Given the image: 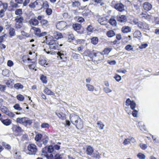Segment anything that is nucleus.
I'll return each instance as SVG.
<instances>
[{
    "label": "nucleus",
    "instance_id": "obj_36",
    "mask_svg": "<svg viewBox=\"0 0 159 159\" xmlns=\"http://www.w3.org/2000/svg\"><path fill=\"white\" fill-rule=\"evenodd\" d=\"M44 92L48 95H53L54 93L49 89L48 88H45L44 90Z\"/></svg>",
    "mask_w": 159,
    "mask_h": 159
},
{
    "label": "nucleus",
    "instance_id": "obj_18",
    "mask_svg": "<svg viewBox=\"0 0 159 159\" xmlns=\"http://www.w3.org/2000/svg\"><path fill=\"white\" fill-rule=\"evenodd\" d=\"M39 1V0H37L35 2L30 3L29 5L30 7L31 8H37L38 7H39V3L38 2V1Z\"/></svg>",
    "mask_w": 159,
    "mask_h": 159
},
{
    "label": "nucleus",
    "instance_id": "obj_27",
    "mask_svg": "<svg viewBox=\"0 0 159 159\" xmlns=\"http://www.w3.org/2000/svg\"><path fill=\"white\" fill-rule=\"evenodd\" d=\"M40 65L42 66H44L45 67L48 66L49 63H47V61L45 59H40Z\"/></svg>",
    "mask_w": 159,
    "mask_h": 159
},
{
    "label": "nucleus",
    "instance_id": "obj_47",
    "mask_svg": "<svg viewBox=\"0 0 159 159\" xmlns=\"http://www.w3.org/2000/svg\"><path fill=\"white\" fill-rule=\"evenodd\" d=\"M140 146L141 148L143 150H145L147 148L146 144L143 143H141L140 144Z\"/></svg>",
    "mask_w": 159,
    "mask_h": 159
},
{
    "label": "nucleus",
    "instance_id": "obj_25",
    "mask_svg": "<svg viewBox=\"0 0 159 159\" xmlns=\"http://www.w3.org/2000/svg\"><path fill=\"white\" fill-rule=\"evenodd\" d=\"M107 35L109 37H112L116 35L115 33L112 30H110L107 33Z\"/></svg>",
    "mask_w": 159,
    "mask_h": 159
},
{
    "label": "nucleus",
    "instance_id": "obj_3",
    "mask_svg": "<svg viewBox=\"0 0 159 159\" xmlns=\"http://www.w3.org/2000/svg\"><path fill=\"white\" fill-rule=\"evenodd\" d=\"M37 151L36 146L33 144H30L27 147V151L26 153L29 155H34Z\"/></svg>",
    "mask_w": 159,
    "mask_h": 159
},
{
    "label": "nucleus",
    "instance_id": "obj_39",
    "mask_svg": "<svg viewBox=\"0 0 159 159\" xmlns=\"http://www.w3.org/2000/svg\"><path fill=\"white\" fill-rule=\"evenodd\" d=\"M125 49L127 51H133V48L132 47V46L130 44L127 45L125 47Z\"/></svg>",
    "mask_w": 159,
    "mask_h": 159
},
{
    "label": "nucleus",
    "instance_id": "obj_52",
    "mask_svg": "<svg viewBox=\"0 0 159 159\" xmlns=\"http://www.w3.org/2000/svg\"><path fill=\"white\" fill-rule=\"evenodd\" d=\"M49 7V5L48 4V2L47 1H45L44 2H43V4L42 5V7L41 8H40V10L42 8H48Z\"/></svg>",
    "mask_w": 159,
    "mask_h": 159
},
{
    "label": "nucleus",
    "instance_id": "obj_21",
    "mask_svg": "<svg viewBox=\"0 0 159 159\" xmlns=\"http://www.w3.org/2000/svg\"><path fill=\"white\" fill-rule=\"evenodd\" d=\"M29 23L30 25H36L39 24V21L37 19L34 18L30 20Z\"/></svg>",
    "mask_w": 159,
    "mask_h": 159
},
{
    "label": "nucleus",
    "instance_id": "obj_32",
    "mask_svg": "<svg viewBox=\"0 0 159 159\" xmlns=\"http://www.w3.org/2000/svg\"><path fill=\"white\" fill-rule=\"evenodd\" d=\"M109 22L111 25L113 26H115L116 25V21L114 18H110L109 20Z\"/></svg>",
    "mask_w": 159,
    "mask_h": 159
},
{
    "label": "nucleus",
    "instance_id": "obj_63",
    "mask_svg": "<svg viewBox=\"0 0 159 159\" xmlns=\"http://www.w3.org/2000/svg\"><path fill=\"white\" fill-rule=\"evenodd\" d=\"M23 24H20L16 22L15 27L18 29H20L22 26Z\"/></svg>",
    "mask_w": 159,
    "mask_h": 159
},
{
    "label": "nucleus",
    "instance_id": "obj_59",
    "mask_svg": "<svg viewBox=\"0 0 159 159\" xmlns=\"http://www.w3.org/2000/svg\"><path fill=\"white\" fill-rule=\"evenodd\" d=\"M8 112V113H7L6 115H8L9 116L11 117H13L15 116V114L12 112L10 111L9 110Z\"/></svg>",
    "mask_w": 159,
    "mask_h": 159
},
{
    "label": "nucleus",
    "instance_id": "obj_53",
    "mask_svg": "<svg viewBox=\"0 0 159 159\" xmlns=\"http://www.w3.org/2000/svg\"><path fill=\"white\" fill-rule=\"evenodd\" d=\"M57 55L59 56L60 58L61 59H63L66 58V56L63 53H61V52H58Z\"/></svg>",
    "mask_w": 159,
    "mask_h": 159
},
{
    "label": "nucleus",
    "instance_id": "obj_15",
    "mask_svg": "<svg viewBox=\"0 0 159 159\" xmlns=\"http://www.w3.org/2000/svg\"><path fill=\"white\" fill-rule=\"evenodd\" d=\"M73 125H75L76 127L78 129H81L83 126V121L81 118L78 120V122Z\"/></svg>",
    "mask_w": 159,
    "mask_h": 159
},
{
    "label": "nucleus",
    "instance_id": "obj_8",
    "mask_svg": "<svg viewBox=\"0 0 159 159\" xmlns=\"http://www.w3.org/2000/svg\"><path fill=\"white\" fill-rule=\"evenodd\" d=\"M138 27L139 29L142 30L144 31L145 30H149V26L148 24L145 22H141L138 24Z\"/></svg>",
    "mask_w": 159,
    "mask_h": 159
},
{
    "label": "nucleus",
    "instance_id": "obj_28",
    "mask_svg": "<svg viewBox=\"0 0 159 159\" xmlns=\"http://www.w3.org/2000/svg\"><path fill=\"white\" fill-rule=\"evenodd\" d=\"M14 87L16 89H22L23 88V86L20 83H17L15 84Z\"/></svg>",
    "mask_w": 159,
    "mask_h": 159
},
{
    "label": "nucleus",
    "instance_id": "obj_57",
    "mask_svg": "<svg viewBox=\"0 0 159 159\" xmlns=\"http://www.w3.org/2000/svg\"><path fill=\"white\" fill-rule=\"evenodd\" d=\"M35 140L39 143L40 142V134H36L35 137Z\"/></svg>",
    "mask_w": 159,
    "mask_h": 159
},
{
    "label": "nucleus",
    "instance_id": "obj_23",
    "mask_svg": "<svg viewBox=\"0 0 159 159\" xmlns=\"http://www.w3.org/2000/svg\"><path fill=\"white\" fill-rule=\"evenodd\" d=\"M104 58V56L103 54L101 52H98V56L97 58H95L96 60V61H102L103 60Z\"/></svg>",
    "mask_w": 159,
    "mask_h": 159
},
{
    "label": "nucleus",
    "instance_id": "obj_11",
    "mask_svg": "<svg viewBox=\"0 0 159 159\" xmlns=\"http://www.w3.org/2000/svg\"><path fill=\"white\" fill-rule=\"evenodd\" d=\"M42 17L43 16H40V24L42 27L45 29L49 25L48 22L46 20L42 19Z\"/></svg>",
    "mask_w": 159,
    "mask_h": 159
},
{
    "label": "nucleus",
    "instance_id": "obj_1",
    "mask_svg": "<svg viewBox=\"0 0 159 159\" xmlns=\"http://www.w3.org/2000/svg\"><path fill=\"white\" fill-rule=\"evenodd\" d=\"M60 146L58 145L55 144L54 145H50L48 147H45L44 148L42 149V152L43 153H45L47 154L46 156L48 159H53V155L52 154H50V156H49L47 153H51L54 152L56 150H58L60 148Z\"/></svg>",
    "mask_w": 159,
    "mask_h": 159
},
{
    "label": "nucleus",
    "instance_id": "obj_54",
    "mask_svg": "<svg viewBox=\"0 0 159 159\" xmlns=\"http://www.w3.org/2000/svg\"><path fill=\"white\" fill-rule=\"evenodd\" d=\"M2 5L3 8V9H2L6 11L7 10V7H8L7 3H2Z\"/></svg>",
    "mask_w": 159,
    "mask_h": 159
},
{
    "label": "nucleus",
    "instance_id": "obj_30",
    "mask_svg": "<svg viewBox=\"0 0 159 159\" xmlns=\"http://www.w3.org/2000/svg\"><path fill=\"white\" fill-rule=\"evenodd\" d=\"M86 86L88 90L90 91H93L94 89V87L93 86L89 84H87Z\"/></svg>",
    "mask_w": 159,
    "mask_h": 159
},
{
    "label": "nucleus",
    "instance_id": "obj_38",
    "mask_svg": "<svg viewBox=\"0 0 159 159\" xmlns=\"http://www.w3.org/2000/svg\"><path fill=\"white\" fill-rule=\"evenodd\" d=\"M15 30L13 28H11L9 30V34L11 36H13L15 34Z\"/></svg>",
    "mask_w": 159,
    "mask_h": 159
},
{
    "label": "nucleus",
    "instance_id": "obj_19",
    "mask_svg": "<svg viewBox=\"0 0 159 159\" xmlns=\"http://www.w3.org/2000/svg\"><path fill=\"white\" fill-rule=\"evenodd\" d=\"M134 37L140 39L142 36L141 32L139 30L135 31L134 34Z\"/></svg>",
    "mask_w": 159,
    "mask_h": 159
},
{
    "label": "nucleus",
    "instance_id": "obj_45",
    "mask_svg": "<svg viewBox=\"0 0 159 159\" xmlns=\"http://www.w3.org/2000/svg\"><path fill=\"white\" fill-rule=\"evenodd\" d=\"M14 157L16 159H20L21 156L20 153L19 152H16L14 154Z\"/></svg>",
    "mask_w": 159,
    "mask_h": 159
},
{
    "label": "nucleus",
    "instance_id": "obj_9",
    "mask_svg": "<svg viewBox=\"0 0 159 159\" xmlns=\"http://www.w3.org/2000/svg\"><path fill=\"white\" fill-rule=\"evenodd\" d=\"M72 27L78 33L80 34H82L83 33V31H79L81 29V24L78 23H75L74 24L72 25Z\"/></svg>",
    "mask_w": 159,
    "mask_h": 159
},
{
    "label": "nucleus",
    "instance_id": "obj_17",
    "mask_svg": "<svg viewBox=\"0 0 159 159\" xmlns=\"http://www.w3.org/2000/svg\"><path fill=\"white\" fill-rule=\"evenodd\" d=\"M131 28L128 26H125L122 27L121 31L123 33H127L131 31Z\"/></svg>",
    "mask_w": 159,
    "mask_h": 159
},
{
    "label": "nucleus",
    "instance_id": "obj_64",
    "mask_svg": "<svg viewBox=\"0 0 159 159\" xmlns=\"http://www.w3.org/2000/svg\"><path fill=\"white\" fill-rule=\"evenodd\" d=\"M79 55L73 53L72 54V56L74 58L78 59Z\"/></svg>",
    "mask_w": 159,
    "mask_h": 159
},
{
    "label": "nucleus",
    "instance_id": "obj_46",
    "mask_svg": "<svg viewBox=\"0 0 159 159\" xmlns=\"http://www.w3.org/2000/svg\"><path fill=\"white\" fill-rule=\"evenodd\" d=\"M68 40L69 42H71L74 39V35L72 34H70L67 37Z\"/></svg>",
    "mask_w": 159,
    "mask_h": 159
},
{
    "label": "nucleus",
    "instance_id": "obj_29",
    "mask_svg": "<svg viewBox=\"0 0 159 159\" xmlns=\"http://www.w3.org/2000/svg\"><path fill=\"white\" fill-rule=\"evenodd\" d=\"M33 30L34 31V33L35 35H37L40 37V30L38 28L35 27H33L32 28Z\"/></svg>",
    "mask_w": 159,
    "mask_h": 159
},
{
    "label": "nucleus",
    "instance_id": "obj_16",
    "mask_svg": "<svg viewBox=\"0 0 159 159\" xmlns=\"http://www.w3.org/2000/svg\"><path fill=\"white\" fill-rule=\"evenodd\" d=\"M26 119V117L21 118H18L16 120V121L17 123L23 124L24 125Z\"/></svg>",
    "mask_w": 159,
    "mask_h": 159
},
{
    "label": "nucleus",
    "instance_id": "obj_49",
    "mask_svg": "<svg viewBox=\"0 0 159 159\" xmlns=\"http://www.w3.org/2000/svg\"><path fill=\"white\" fill-rule=\"evenodd\" d=\"M9 74V70H7L5 69L3 70L2 72V74L4 76H7Z\"/></svg>",
    "mask_w": 159,
    "mask_h": 159
},
{
    "label": "nucleus",
    "instance_id": "obj_58",
    "mask_svg": "<svg viewBox=\"0 0 159 159\" xmlns=\"http://www.w3.org/2000/svg\"><path fill=\"white\" fill-rule=\"evenodd\" d=\"M148 44L147 43H144L141 44L139 47V48L140 49H143L145 48L147 46Z\"/></svg>",
    "mask_w": 159,
    "mask_h": 159
},
{
    "label": "nucleus",
    "instance_id": "obj_22",
    "mask_svg": "<svg viewBox=\"0 0 159 159\" xmlns=\"http://www.w3.org/2000/svg\"><path fill=\"white\" fill-rule=\"evenodd\" d=\"M93 148L90 146H88L86 152L87 154L91 155L93 152Z\"/></svg>",
    "mask_w": 159,
    "mask_h": 159
},
{
    "label": "nucleus",
    "instance_id": "obj_61",
    "mask_svg": "<svg viewBox=\"0 0 159 159\" xmlns=\"http://www.w3.org/2000/svg\"><path fill=\"white\" fill-rule=\"evenodd\" d=\"M115 80L118 82H119L121 80V77L119 75H116V76L114 77Z\"/></svg>",
    "mask_w": 159,
    "mask_h": 159
},
{
    "label": "nucleus",
    "instance_id": "obj_41",
    "mask_svg": "<svg viewBox=\"0 0 159 159\" xmlns=\"http://www.w3.org/2000/svg\"><path fill=\"white\" fill-rule=\"evenodd\" d=\"M15 109L18 111H21L22 109V108L20 107V105L18 104H16L13 106Z\"/></svg>",
    "mask_w": 159,
    "mask_h": 159
},
{
    "label": "nucleus",
    "instance_id": "obj_37",
    "mask_svg": "<svg viewBox=\"0 0 159 159\" xmlns=\"http://www.w3.org/2000/svg\"><path fill=\"white\" fill-rule=\"evenodd\" d=\"M32 123V120L29 119L26 117V119L25 120L24 126H27L28 125H30Z\"/></svg>",
    "mask_w": 159,
    "mask_h": 159
},
{
    "label": "nucleus",
    "instance_id": "obj_55",
    "mask_svg": "<svg viewBox=\"0 0 159 159\" xmlns=\"http://www.w3.org/2000/svg\"><path fill=\"white\" fill-rule=\"evenodd\" d=\"M49 125L47 123H43L41 125V127L42 128H48Z\"/></svg>",
    "mask_w": 159,
    "mask_h": 159
},
{
    "label": "nucleus",
    "instance_id": "obj_62",
    "mask_svg": "<svg viewBox=\"0 0 159 159\" xmlns=\"http://www.w3.org/2000/svg\"><path fill=\"white\" fill-rule=\"evenodd\" d=\"M107 63L111 65H114L116 63V62L115 60L110 61L108 60L107 61Z\"/></svg>",
    "mask_w": 159,
    "mask_h": 159
},
{
    "label": "nucleus",
    "instance_id": "obj_40",
    "mask_svg": "<svg viewBox=\"0 0 159 159\" xmlns=\"http://www.w3.org/2000/svg\"><path fill=\"white\" fill-rule=\"evenodd\" d=\"M45 12L48 15H51L52 13V10L51 9L47 8L45 10Z\"/></svg>",
    "mask_w": 159,
    "mask_h": 159
},
{
    "label": "nucleus",
    "instance_id": "obj_48",
    "mask_svg": "<svg viewBox=\"0 0 159 159\" xmlns=\"http://www.w3.org/2000/svg\"><path fill=\"white\" fill-rule=\"evenodd\" d=\"M22 10L21 9H17L15 11V13L16 15H20L22 14Z\"/></svg>",
    "mask_w": 159,
    "mask_h": 159
},
{
    "label": "nucleus",
    "instance_id": "obj_56",
    "mask_svg": "<svg viewBox=\"0 0 159 159\" xmlns=\"http://www.w3.org/2000/svg\"><path fill=\"white\" fill-rule=\"evenodd\" d=\"M6 86L5 85L0 84V90L1 91L4 92L6 90Z\"/></svg>",
    "mask_w": 159,
    "mask_h": 159
},
{
    "label": "nucleus",
    "instance_id": "obj_42",
    "mask_svg": "<svg viewBox=\"0 0 159 159\" xmlns=\"http://www.w3.org/2000/svg\"><path fill=\"white\" fill-rule=\"evenodd\" d=\"M129 105L130 106L132 110H134L136 104L134 101H132V102Z\"/></svg>",
    "mask_w": 159,
    "mask_h": 159
},
{
    "label": "nucleus",
    "instance_id": "obj_7",
    "mask_svg": "<svg viewBox=\"0 0 159 159\" xmlns=\"http://www.w3.org/2000/svg\"><path fill=\"white\" fill-rule=\"evenodd\" d=\"M66 25L67 23L66 22L61 21L57 24L56 26L58 29L62 30L65 28Z\"/></svg>",
    "mask_w": 159,
    "mask_h": 159
},
{
    "label": "nucleus",
    "instance_id": "obj_43",
    "mask_svg": "<svg viewBox=\"0 0 159 159\" xmlns=\"http://www.w3.org/2000/svg\"><path fill=\"white\" fill-rule=\"evenodd\" d=\"M137 156L140 159H145L146 157L144 154L141 153H138Z\"/></svg>",
    "mask_w": 159,
    "mask_h": 159
},
{
    "label": "nucleus",
    "instance_id": "obj_10",
    "mask_svg": "<svg viewBox=\"0 0 159 159\" xmlns=\"http://www.w3.org/2000/svg\"><path fill=\"white\" fill-rule=\"evenodd\" d=\"M117 20L120 23H124L127 21V19L126 16L124 15H118L116 16Z\"/></svg>",
    "mask_w": 159,
    "mask_h": 159
},
{
    "label": "nucleus",
    "instance_id": "obj_34",
    "mask_svg": "<svg viewBox=\"0 0 159 159\" xmlns=\"http://www.w3.org/2000/svg\"><path fill=\"white\" fill-rule=\"evenodd\" d=\"M91 42L94 44H96L98 42V39L97 37H93L91 39Z\"/></svg>",
    "mask_w": 159,
    "mask_h": 159
},
{
    "label": "nucleus",
    "instance_id": "obj_13",
    "mask_svg": "<svg viewBox=\"0 0 159 159\" xmlns=\"http://www.w3.org/2000/svg\"><path fill=\"white\" fill-rule=\"evenodd\" d=\"M144 9L147 11H149L152 8V5L148 2H145L143 4Z\"/></svg>",
    "mask_w": 159,
    "mask_h": 159
},
{
    "label": "nucleus",
    "instance_id": "obj_26",
    "mask_svg": "<svg viewBox=\"0 0 159 159\" xmlns=\"http://www.w3.org/2000/svg\"><path fill=\"white\" fill-rule=\"evenodd\" d=\"M40 80L43 84H46L47 83L48 80L47 77L43 75L40 76Z\"/></svg>",
    "mask_w": 159,
    "mask_h": 159
},
{
    "label": "nucleus",
    "instance_id": "obj_50",
    "mask_svg": "<svg viewBox=\"0 0 159 159\" xmlns=\"http://www.w3.org/2000/svg\"><path fill=\"white\" fill-rule=\"evenodd\" d=\"M80 3L78 1H75L73 2L72 3V6L73 7H78L80 6Z\"/></svg>",
    "mask_w": 159,
    "mask_h": 159
},
{
    "label": "nucleus",
    "instance_id": "obj_6",
    "mask_svg": "<svg viewBox=\"0 0 159 159\" xmlns=\"http://www.w3.org/2000/svg\"><path fill=\"white\" fill-rule=\"evenodd\" d=\"M114 8L120 12H122L125 10L124 5L121 3H116Z\"/></svg>",
    "mask_w": 159,
    "mask_h": 159
},
{
    "label": "nucleus",
    "instance_id": "obj_12",
    "mask_svg": "<svg viewBox=\"0 0 159 159\" xmlns=\"http://www.w3.org/2000/svg\"><path fill=\"white\" fill-rule=\"evenodd\" d=\"M12 129L13 132L16 133H20L23 131L20 127L16 125H13Z\"/></svg>",
    "mask_w": 159,
    "mask_h": 159
},
{
    "label": "nucleus",
    "instance_id": "obj_4",
    "mask_svg": "<svg viewBox=\"0 0 159 159\" xmlns=\"http://www.w3.org/2000/svg\"><path fill=\"white\" fill-rule=\"evenodd\" d=\"M40 147L42 146V144L45 146L48 142V138L45 134L43 133V134H40Z\"/></svg>",
    "mask_w": 159,
    "mask_h": 159
},
{
    "label": "nucleus",
    "instance_id": "obj_2",
    "mask_svg": "<svg viewBox=\"0 0 159 159\" xmlns=\"http://www.w3.org/2000/svg\"><path fill=\"white\" fill-rule=\"evenodd\" d=\"M43 41L42 40L41 42L43 43L45 41L47 44L49 45V47L51 49H53L54 50H58L59 48V44L57 41L53 40H49L47 38V37L43 38Z\"/></svg>",
    "mask_w": 159,
    "mask_h": 159
},
{
    "label": "nucleus",
    "instance_id": "obj_24",
    "mask_svg": "<svg viewBox=\"0 0 159 159\" xmlns=\"http://www.w3.org/2000/svg\"><path fill=\"white\" fill-rule=\"evenodd\" d=\"M0 110L6 114L8 113V111H9V110L7 107L2 105H1L0 107Z\"/></svg>",
    "mask_w": 159,
    "mask_h": 159
},
{
    "label": "nucleus",
    "instance_id": "obj_5",
    "mask_svg": "<svg viewBox=\"0 0 159 159\" xmlns=\"http://www.w3.org/2000/svg\"><path fill=\"white\" fill-rule=\"evenodd\" d=\"M80 118L77 115L73 114L70 115V120L72 123L74 124H75Z\"/></svg>",
    "mask_w": 159,
    "mask_h": 159
},
{
    "label": "nucleus",
    "instance_id": "obj_33",
    "mask_svg": "<svg viewBox=\"0 0 159 159\" xmlns=\"http://www.w3.org/2000/svg\"><path fill=\"white\" fill-rule=\"evenodd\" d=\"M97 124L98 125V127L100 129H103L104 125L102 123V122L99 121L97 122Z\"/></svg>",
    "mask_w": 159,
    "mask_h": 159
},
{
    "label": "nucleus",
    "instance_id": "obj_51",
    "mask_svg": "<svg viewBox=\"0 0 159 159\" xmlns=\"http://www.w3.org/2000/svg\"><path fill=\"white\" fill-rule=\"evenodd\" d=\"M86 29L88 31L90 32H93V28L92 25H90L87 26Z\"/></svg>",
    "mask_w": 159,
    "mask_h": 159
},
{
    "label": "nucleus",
    "instance_id": "obj_31",
    "mask_svg": "<svg viewBox=\"0 0 159 159\" xmlns=\"http://www.w3.org/2000/svg\"><path fill=\"white\" fill-rule=\"evenodd\" d=\"M56 115L57 116L61 119L64 120L65 118V115L62 112L56 113Z\"/></svg>",
    "mask_w": 159,
    "mask_h": 159
},
{
    "label": "nucleus",
    "instance_id": "obj_60",
    "mask_svg": "<svg viewBox=\"0 0 159 159\" xmlns=\"http://www.w3.org/2000/svg\"><path fill=\"white\" fill-rule=\"evenodd\" d=\"M6 11L4 10L1 9L0 10V17H2L5 15V12Z\"/></svg>",
    "mask_w": 159,
    "mask_h": 159
},
{
    "label": "nucleus",
    "instance_id": "obj_35",
    "mask_svg": "<svg viewBox=\"0 0 159 159\" xmlns=\"http://www.w3.org/2000/svg\"><path fill=\"white\" fill-rule=\"evenodd\" d=\"M2 145L6 149L10 150L11 149V147L10 145L5 142H2Z\"/></svg>",
    "mask_w": 159,
    "mask_h": 159
},
{
    "label": "nucleus",
    "instance_id": "obj_44",
    "mask_svg": "<svg viewBox=\"0 0 159 159\" xmlns=\"http://www.w3.org/2000/svg\"><path fill=\"white\" fill-rule=\"evenodd\" d=\"M16 97L18 100L20 101H22L24 99V96L20 94L17 95Z\"/></svg>",
    "mask_w": 159,
    "mask_h": 159
},
{
    "label": "nucleus",
    "instance_id": "obj_14",
    "mask_svg": "<svg viewBox=\"0 0 159 159\" xmlns=\"http://www.w3.org/2000/svg\"><path fill=\"white\" fill-rule=\"evenodd\" d=\"M0 120L3 124L6 126H8L11 123V121L10 119H4L2 118H1Z\"/></svg>",
    "mask_w": 159,
    "mask_h": 159
},
{
    "label": "nucleus",
    "instance_id": "obj_20",
    "mask_svg": "<svg viewBox=\"0 0 159 159\" xmlns=\"http://www.w3.org/2000/svg\"><path fill=\"white\" fill-rule=\"evenodd\" d=\"M15 20L16 21V23H20V24H22L24 20V18L23 17L21 16H17L16 17Z\"/></svg>",
    "mask_w": 159,
    "mask_h": 159
}]
</instances>
